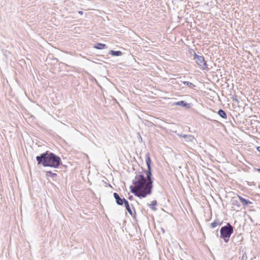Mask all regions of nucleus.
<instances>
[{
	"instance_id": "nucleus-1",
	"label": "nucleus",
	"mask_w": 260,
	"mask_h": 260,
	"mask_svg": "<svg viewBox=\"0 0 260 260\" xmlns=\"http://www.w3.org/2000/svg\"><path fill=\"white\" fill-rule=\"evenodd\" d=\"M146 162L148 171L146 172V178L142 174H137L133 181L134 186L130 187L131 191L135 196L140 198H145L151 193L152 181L150 164L151 160L149 153L146 154Z\"/></svg>"
},
{
	"instance_id": "nucleus-2",
	"label": "nucleus",
	"mask_w": 260,
	"mask_h": 260,
	"mask_svg": "<svg viewBox=\"0 0 260 260\" xmlns=\"http://www.w3.org/2000/svg\"><path fill=\"white\" fill-rule=\"evenodd\" d=\"M36 159L38 164H42L44 166L57 168L61 164V159L59 157L52 153H45L40 156H37Z\"/></svg>"
},
{
	"instance_id": "nucleus-3",
	"label": "nucleus",
	"mask_w": 260,
	"mask_h": 260,
	"mask_svg": "<svg viewBox=\"0 0 260 260\" xmlns=\"http://www.w3.org/2000/svg\"><path fill=\"white\" fill-rule=\"evenodd\" d=\"M220 237L224 239V241L227 243L232 234L233 233V227L229 223H227L225 226H222L220 229Z\"/></svg>"
},
{
	"instance_id": "nucleus-4",
	"label": "nucleus",
	"mask_w": 260,
	"mask_h": 260,
	"mask_svg": "<svg viewBox=\"0 0 260 260\" xmlns=\"http://www.w3.org/2000/svg\"><path fill=\"white\" fill-rule=\"evenodd\" d=\"M194 59H195L197 63L200 67H201L203 69H205L206 68V63L203 56H199L195 54Z\"/></svg>"
},
{
	"instance_id": "nucleus-5",
	"label": "nucleus",
	"mask_w": 260,
	"mask_h": 260,
	"mask_svg": "<svg viewBox=\"0 0 260 260\" xmlns=\"http://www.w3.org/2000/svg\"><path fill=\"white\" fill-rule=\"evenodd\" d=\"M114 197L115 199L116 202L118 205H122L123 203H124L125 199H121L120 198L118 194L116 192H114L113 194Z\"/></svg>"
},
{
	"instance_id": "nucleus-6",
	"label": "nucleus",
	"mask_w": 260,
	"mask_h": 260,
	"mask_svg": "<svg viewBox=\"0 0 260 260\" xmlns=\"http://www.w3.org/2000/svg\"><path fill=\"white\" fill-rule=\"evenodd\" d=\"M185 139V141L187 142H193L195 140L194 137L192 135H184L182 136Z\"/></svg>"
},
{
	"instance_id": "nucleus-7",
	"label": "nucleus",
	"mask_w": 260,
	"mask_h": 260,
	"mask_svg": "<svg viewBox=\"0 0 260 260\" xmlns=\"http://www.w3.org/2000/svg\"><path fill=\"white\" fill-rule=\"evenodd\" d=\"M238 197L239 199L240 200V201L241 202V203L243 204V205H247L249 204H251V202L249 201L245 200L242 197H241L240 196H238Z\"/></svg>"
},
{
	"instance_id": "nucleus-8",
	"label": "nucleus",
	"mask_w": 260,
	"mask_h": 260,
	"mask_svg": "<svg viewBox=\"0 0 260 260\" xmlns=\"http://www.w3.org/2000/svg\"><path fill=\"white\" fill-rule=\"evenodd\" d=\"M174 104L177 106H181L182 107H189V104L185 103V102L183 101L177 102L175 103Z\"/></svg>"
},
{
	"instance_id": "nucleus-9",
	"label": "nucleus",
	"mask_w": 260,
	"mask_h": 260,
	"mask_svg": "<svg viewBox=\"0 0 260 260\" xmlns=\"http://www.w3.org/2000/svg\"><path fill=\"white\" fill-rule=\"evenodd\" d=\"M110 54L113 56H120L122 54V53L120 51L111 50Z\"/></svg>"
},
{
	"instance_id": "nucleus-10",
	"label": "nucleus",
	"mask_w": 260,
	"mask_h": 260,
	"mask_svg": "<svg viewBox=\"0 0 260 260\" xmlns=\"http://www.w3.org/2000/svg\"><path fill=\"white\" fill-rule=\"evenodd\" d=\"M94 48L98 49H103L107 48V46L104 44L98 43Z\"/></svg>"
},
{
	"instance_id": "nucleus-11",
	"label": "nucleus",
	"mask_w": 260,
	"mask_h": 260,
	"mask_svg": "<svg viewBox=\"0 0 260 260\" xmlns=\"http://www.w3.org/2000/svg\"><path fill=\"white\" fill-rule=\"evenodd\" d=\"M124 205H125V206L126 207L127 211L128 212V213L131 215H132V214H133L132 211L129 206L127 200H124Z\"/></svg>"
},
{
	"instance_id": "nucleus-12",
	"label": "nucleus",
	"mask_w": 260,
	"mask_h": 260,
	"mask_svg": "<svg viewBox=\"0 0 260 260\" xmlns=\"http://www.w3.org/2000/svg\"><path fill=\"white\" fill-rule=\"evenodd\" d=\"M220 223L218 220H216L214 222L211 223V227L212 228H214L216 227L217 225H220Z\"/></svg>"
},
{
	"instance_id": "nucleus-13",
	"label": "nucleus",
	"mask_w": 260,
	"mask_h": 260,
	"mask_svg": "<svg viewBox=\"0 0 260 260\" xmlns=\"http://www.w3.org/2000/svg\"><path fill=\"white\" fill-rule=\"evenodd\" d=\"M218 114L222 117V118H225L226 117V114L225 113V112L221 110V109H220L218 112Z\"/></svg>"
},
{
	"instance_id": "nucleus-14",
	"label": "nucleus",
	"mask_w": 260,
	"mask_h": 260,
	"mask_svg": "<svg viewBox=\"0 0 260 260\" xmlns=\"http://www.w3.org/2000/svg\"><path fill=\"white\" fill-rule=\"evenodd\" d=\"M183 84L185 85H187V86H188L190 87H192L194 86V85H193V84L192 83L188 82V81L184 82Z\"/></svg>"
},
{
	"instance_id": "nucleus-15",
	"label": "nucleus",
	"mask_w": 260,
	"mask_h": 260,
	"mask_svg": "<svg viewBox=\"0 0 260 260\" xmlns=\"http://www.w3.org/2000/svg\"><path fill=\"white\" fill-rule=\"evenodd\" d=\"M47 175L48 176H50V175H51V177H54V176H56V174L55 173H52L51 172H50V171H48L47 172Z\"/></svg>"
},
{
	"instance_id": "nucleus-16",
	"label": "nucleus",
	"mask_w": 260,
	"mask_h": 260,
	"mask_svg": "<svg viewBox=\"0 0 260 260\" xmlns=\"http://www.w3.org/2000/svg\"><path fill=\"white\" fill-rule=\"evenodd\" d=\"M157 204V202L156 201H153L151 203V204H150V206H154L155 205H156Z\"/></svg>"
},
{
	"instance_id": "nucleus-17",
	"label": "nucleus",
	"mask_w": 260,
	"mask_h": 260,
	"mask_svg": "<svg viewBox=\"0 0 260 260\" xmlns=\"http://www.w3.org/2000/svg\"><path fill=\"white\" fill-rule=\"evenodd\" d=\"M232 203H233V204H236V203H237L238 202V201L235 199V198H233L232 199Z\"/></svg>"
},
{
	"instance_id": "nucleus-18",
	"label": "nucleus",
	"mask_w": 260,
	"mask_h": 260,
	"mask_svg": "<svg viewBox=\"0 0 260 260\" xmlns=\"http://www.w3.org/2000/svg\"><path fill=\"white\" fill-rule=\"evenodd\" d=\"M257 150H258V151L260 153V146L258 147L257 148Z\"/></svg>"
},
{
	"instance_id": "nucleus-19",
	"label": "nucleus",
	"mask_w": 260,
	"mask_h": 260,
	"mask_svg": "<svg viewBox=\"0 0 260 260\" xmlns=\"http://www.w3.org/2000/svg\"><path fill=\"white\" fill-rule=\"evenodd\" d=\"M78 13L82 15L83 14V12L79 11H78Z\"/></svg>"
},
{
	"instance_id": "nucleus-20",
	"label": "nucleus",
	"mask_w": 260,
	"mask_h": 260,
	"mask_svg": "<svg viewBox=\"0 0 260 260\" xmlns=\"http://www.w3.org/2000/svg\"><path fill=\"white\" fill-rule=\"evenodd\" d=\"M257 171L260 172V169H258Z\"/></svg>"
},
{
	"instance_id": "nucleus-21",
	"label": "nucleus",
	"mask_w": 260,
	"mask_h": 260,
	"mask_svg": "<svg viewBox=\"0 0 260 260\" xmlns=\"http://www.w3.org/2000/svg\"><path fill=\"white\" fill-rule=\"evenodd\" d=\"M151 209H153V210H155V208H153V207H151Z\"/></svg>"
},
{
	"instance_id": "nucleus-22",
	"label": "nucleus",
	"mask_w": 260,
	"mask_h": 260,
	"mask_svg": "<svg viewBox=\"0 0 260 260\" xmlns=\"http://www.w3.org/2000/svg\"><path fill=\"white\" fill-rule=\"evenodd\" d=\"M151 209H153V210H155V208H153V207H151Z\"/></svg>"
},
{
	"instance_id": "nucleus-23",
	"label": "nucleus",
	"mask_w": 260,
	"mask_h": 260,
	"mask_svg": "<svg viewBox=\"0 0 260 260\" xmlns=\"http://www.w3.org/2000/svg\"><path fill=\"white\" fill-rule=\"evenodd\" d=\"M151 209H153V210H155V208H153V207H151Z\"/></svg>"
}]
</instances>
